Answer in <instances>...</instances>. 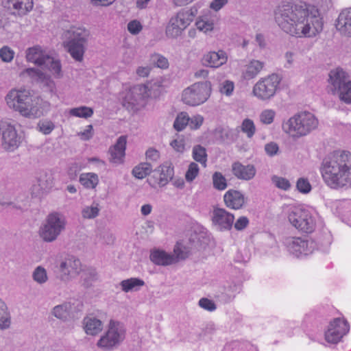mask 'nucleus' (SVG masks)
<instances>
[{
  "label": "nucleus",
  "instance_id": "nucleus-1",
  "mask_svg": "<svg viewBox=\"0 0 351 351\" xmlns=\"http://www.w3.org/2000/svg\"><path fill=\"white\" fill-rule=\"evenodd\" d=\"M275 21L286 33L296 37H315L322 30L323 23L318 10L309 11L306 4L287 3L280 5Z\"/></svg>",
  "mask_w": 351,
  "mask_h": 351
},
{
  "label": "nucleus",
  "instance_id": "nucleus-2",
  "mask_svg": "<svg viewBox=\"0 0 351 351\" xmlns=\"http://www.w3.org/2000/svg\"><path fill=\"white\" fill-rule=\"evenodd\" d=\"M324 180L331 189L351 188V154L335 151L328 155L321 168Z\"/></svg>",
  "mask_w": 351,
  "mask_h": 351
},
{
  "label": "nucleus",
  "instance_id": "nucleus-3",
  "mask_svg": "<svg viewBox=\"0 0 351 351\" xmlns=\"http://www.w3.org/2000/svg\"><path fill=\"white\" fill-rule=\"evenodd\" d=\"M318 121L315 116L307 112L295 114L282 124V129L293 137L308 134L317 127Z\"/></svg>",
  "mask_w": 351,
  "mask_h": 351
},
{
  "label": "nucleus",
  "instance_id": "nucleus-4",
  "mask_svg": "<svg viewBox=\"0 0 351 351\" xmlns=\"http://www.w3.org/2000/svg\"><path fill=\"white\" fill-rule=\"evenodd\" d=\"M10 108L28 118H35L38 116V108L32 104L29 91L25 89L12 90L5 97Z\"/></svg>",
  "mask_w": 351,
  "mask_h": 351
},
{
  "label": "nucleus",
  "instance_id": "nucleus-5",
  "mask_svg": "<svg viewBox=\"0 0 351 351\" xmlns=\"http://www.w3.org/2000/svg\"><path fill=\"white\" fill-rule=\"evenodd\" d=\"M329 82L333 93H339V98L346 104H351V80L342 69L337 68L329 73Z\"/></svg>",
  "mask_w": 351,
  "mask_h": 351
},
{
  "label": "nucleus",
  "instance_id": "nucleus-6",
  "mask_svg": "<svg viewBox=\"0 0 351 351\" xmlns=\"http://www.w3.org/2000/svg\"><path fill=\"white\" fill-rule=\"evenodd\" d=\"M211 93V84L208 81L197 82L185 88L182 99L189 106H196L204 103Z\"/></svg>",
  "mask_w": 351,
  "mask_h": 351
},
{
  "label": "nucleus",
  "instance_id": "nucleus-7",
  "mask_svg": "<svg viewBox=\"0 0 351 351\" xmlns=\"http://www.w3.org/2000/svg\"><path fill=\"white\" fill-rule=\"evenodd\" d=\"M64 217L59 213L49 214L40 228L39 234L45 242H53L65 228Z\"/></svg>",
  "mask_w": 351,
  "mask_h": 351
},
{
  "label": "nucleus",
  "instance_id": "nucleus-8",
  "mask_svg": "<svg viewBox=\"0 0 351 351\" xmlns=\"http://www.w3.org/2000/svg\"><path fill=\"white\" fill-rule=\"evenodd\" d=\"M281 80L280 75L276 73L261 78L254 86L253 94L261 100L271 99L279 88Z\"/></svg>",
  "mask_w": 351,
  "mask_h": 351
},
{
  "label": "nucleus",
  "instance_id": "nucleus-9",
  "mask_svg": "<svg viewBox=\"0 0 351 351\" xmlns=\"http://www.w3.org/2000/svg\"><path fill=\"white\" fill-rule=\"evenodd\" d=\"M125 328L119 322L110 320L109 328L105 335L98 341L97 345L106 350H110L119 345L125 339Z\"/></svg>",
  "mask_w": 351,
  "mask_h": 351
},
{
  "label": "nucleus",
  "instance_id": "nucleus-10",
  "mask_svg": "<svg viewBox=\"0 0 351 351\" xmlns=\"http://www.w3.org/2000/svg\"><path fill=\"white\" fill-rule=\"evenodd\" d=\"M125 328L119 322L110 320L109 328L105 335L98 341L97 345L106 350H110L119 345L125 339Z\"/></svg>",
  "mask_w": 351,
  "mask_h": 351
},
{
  "label": "nucleus",
  "instance_id": "nucleus-11",
  "mask_svg": "<svg viewBox=\"0 0 351 351\" xmlns=\"http://www.w3.org/2000/svg\"><path fill=\"white\" fill-rule=\"evenodd\" d=\"M149 95V89L147 85L142 84L135 85L125 92L122 105L128 111H137Z\"/></svg>",
  "mask_w": 351,
  "mask_h": 351
},
{
  "label": "nucleus",
  "instance_id": "nucleus-12",
  "mask_svg": "<svg viewBox=\"0 0 351 351\" xmlns=\"http://www.w3.org/2000/svg\"><path fill=\"white\" fill-rule=\"evenodd\" d=\"M284 244L289 253L297 258L313 253L317 247L315 242L307 237H288L284 239Z\"/></svg>",
  "mask_w": 351,
  "mask_h": 351
},
{
  "label": "nucleus",
  "instance_id": "nucleus-13",
  "mask_svg": "<svg viewBox=\"0 0 351 351\" xmlns=\"http://www.w3.org/2000/svg\"><path fill=\"white\" fill-rule=\"evenodd\" d=\"M288 219L294 227L302 232L311 233L315 229V220L308 210L296 209L289 214Z\"/></svg>",
  "mask_w": 351,
  "mask_h": 351
},
{
  "label": "nucleus",
  "instance_id": "nucleus-14",
  "mask_svg": "<svg viewBox=\"0 0 351 351\" xmlns=\"http://www.w3.org/2000/svg\"><path fill=\"white\" fill-rule=\"evenodd\" d=\"M0 132L2 135L1 145L7 152H14L21 144V137L13 125L8 121H0Z\"/></svg>",
  "mask_w": 351,
  "mask_h": 351
},
{
  "label": "nucleus",
  "instance_id": "nucleus-15",
  "mask_svg": "<svg viewBox=\"0 0 351 351\" xmlns=\"http://www.w3.org/2000/svg\"><path fill=\"white\" fill-rule=\"evenodd\" d=\"M80 261L74 257H67L56 260L53 268V274L57 279L66 282L70 279V274L73 269H77Z\"/></svg>",
  "mask_w": 351,
  "mask_h": 351
},
{
  "label": "nucleus",
  "instance_id": "nucleus-16",
  "mask_svg": "<svg viewBox=\"0 0 351 351\" xmlns=\"http://www.w3.org/2000/svg\"><path fill=\"white\" fill-rule=\"evenodd\" d=\"M350 326L346 319L335 318L330 322L327 331L325 332V339L330 343H337L341 338L348 332Z\"/></svg>",
  "mask_w": 351,
  "mask_h": 351
},
{
  "label": "nucleus",
  "instance_id": "nucleus-17",
  "mask_svg": "<svg viewBox=\"0 0 351 351\" xmlns=\"http://www.w3.org/2000/svg\"><path fill=\"white\" fill-rule=\"evenodd\" d=\"M234 220V215L228 212L224 208H214L213 211L212 222L217 230L226 231L231 230Z\"/></svg>",
  "mask_w": 351,
  "mask_h": 351
},
{
  "label": "nucleus",
  "instance_id": "nucleus-18",
  "mask_svg": "<svg viewBox=\"0 0 351 351\" xmlns=\"http://www.w3.org/2000/svg\"><path fill=\"white\" fill-rule=\"evenodd\" d=\"M2 3L14 15H25L33 8L32 0H4Z\"/></svg>",
  "mask_w": 351,
  "mask_h": 351
},
{
  "label": "nucleus",
  "instance_id": "nucleus-19",
  "mask_svg": "<svg viewBox=\"0 0 351 351\" xmlns=\"http://www.w3.org/2000/svg\"><path fill=\"white\" fill-rule=\"evenodd\" d=\"M187 19L179 16L178 12L176 16L171 18L166 27V36L168 38H176L189 25Z\"/></svg>",
  "mask_w": 351,
  "mask_h": 351
},
{
  "label": "nucleus",
  "instance_id": "nucleus-20",
  "mask_svg": "<svg viewBox=\"0 0 351 351\" xmlns=\"http://www.w3.org/2000/svg\"><path fill=\"white\" fill-rule=\"evenodd\" d=\"M127 136H121L117 140L115 144L109 148V161L114 164H121L123 162L125 155Z\"/></svg>",
  "mask_w": 351,
  "mask_h": 351
},
{
  "label": "nucleus",
  "instance_id": "nucleus-21",
  "mask_svg": "<svg viewBox=\"0 0 351 351\" xmlns=\"http://www.w3.org/2000/svg\"><path fill=\"white\" fill-rule=\"evenodd\" d=\"M223 200L227 207L234 210L242 208L245 204L244 195L234 189H230L225 193Z\"/></svg>",
  "mask_w": 351,
  "mask_h": 351
},
{
  "label": "nucleus",
  "instance_id": "nucleus-22",
  "mask_svg": "<svg viewBox=\"0 0 351 351\" xmlns=\"http://www.w3.org/2000/svg\"><path fill=\"white\" fill-rule=\"evenodd\" d=\"M63 37L66 41L88 43L90 32L84 27H71L64 32Z\"/></svg>",
  "mask_w": 351,
  "mask_h": 351
},
{
  "label": "nucleus",
  "instance_id": "nucleus-23",
  "mask_svg": "<svg viewBox=\"0 0 351 351\" xmlns=\"http://www.w3.org/2000/svg\"><path fill=\"white\" fill-rule=\"evenodd\" d=\"M232 171L238 179L250 180L256 175V168L253 165H243L239 162H235L232 165Z\"/></svg>",
  "mask_w": 351,
  "mask_h": 351
},
{
  "label": "nucleus",
  "instance_id": "nucleus-24",
  "mask_svg": "<svg viewBox=\"0 0 351 351\" xmlns=\"http://www.w3.org/2000/svg\"><path fill=\"white\" fill-rule=\"evenodd\" d=\"M335 25L342 34L351 37V8L343 9L340 12Z\"/></svg>",
  "mask_w": 351,
  "mask_h": 351
},
{
  "label": "nucleus",
  "instance_id": "nucleus-25",
  "mask_svg": "<svg viewBox=\"0 0 351 351\" xmlns=\"http://www.w3.org/2000/svg\"><path fill=\"white\" fill-rule=\"evenodd\" d=\"M88 43H78L72 41H64V46L67 49L71 56L77 62H82L84 59Z\"/></svg>",
  "mask_w": 351,
  "mask_h": 351
},
{
  "label": "nucleus",
  "instance_id": "nucleus-26",
  "mask_svg": "<svg viewBox=\"0 0 351 351\" xmlns=\"http://www.w3.org/2000/svg\"><path fill=\"white\" fill-rule=\"evenodd\" d=\"M227 61V57L223 51H219L218 52L211 51L204 55L202 62L206 66H210L217 68Z\"/></svg>",
  "mask_w": 351,
  "mask_h": 351
},
{
  "label": "nucleus",
  "instance_id": "nucleus-27",
  "mask_svg": "<svg viewBox=\"0 0 351 351\" xmlns=\"http://www.w3.org/2000/svg\"><path fill=\"white\" fill-rule=\"evenodd\" d=\"M174 174L173 167L170 164H164L154 170V177L158 179V184L161 186L166 185L171 180Z\"/></svg>",
  "mask_w": 351,
  "mask_h": 351
},
{
  "label": "nucleus",
  "instance_id": "nucleus-28",
  "mask_svg": "<svg viewBox=\"0 0 351 351\" xmlns=\"http://www.w3.org/2000/svg\"><path fill=\"white\" fill-rule=\"evenodd\" d=\"M38 184H34L32 189V194L34 196L40 195L41 191L49 190L53 185V178L50 173L44 172L37 180Z\"/></svg>",
  "mask_w": 351,
  "mask_h": 351
},
{
  "label": "nucleus",
  "instance_id": "nucleus-29",
  "mask_svg": "<svg viewBox=\"0 0 351 351\" xmlns=\"http://www.w3.org/2000/svg\"><path fill=\"white\" fill-rule=\"evenodd\" d=\"M150 260L158 265H169L176 262L173 255L169 254L162 250H155L150 254Z\"/></svg>",
  "mask_w": 351,
  "mask_h": 351
},
{
  "label": "nucleus",
  "instance_id": "nucleus-30",
  "mask_svg": "<svg viewBox=\"0 0 351 351\" xmlns=\"http://www.w3.org/2000/svg\"><path fill=\"white\" fill-rule=\"evenodd\" d=\"M48 55L44 54L41 47L36 45L29 47L26 51V59L28 62H34L38 66H43L45 60V57Z\"/></svg>",
  "mask_w": 351,
  "mask_h": 351
},
{
  "label": "nucleus",
  "instance_id": "nucleus-31",
  "mask_svg": "<svg viewBox=\"0 0 351 351\" xmlns=\"http://www.w3.org/2000/svg\"><path fill=\"white\" fill-rule=\"evenodd\" d=\"M238 131L230 128L221 127L217 128L215 130V135L217 140L223 143H231L237 139Z\"/></svg>",
  "mask_w": 351,
  "mask_h": 351
},
{
  "label": "nucleus",
  "instance_id": "nucleus-32",
  "mask_svg": "<svg viewBox=\"0 0 351 351\" xmlns=\"http://www.w3.org/2000/svg\"><path fill=\"white\" fill-rule=\"evenodd\" d=\"M83 324L87 335H96L102 330V322L94 317H85Z\"/></svg>",
  "mask_w": 351,
  "mask_h": 351
},
{
  "label": "nucleus",
  "instance_id": "nucleus-33",
  "mask_svg": "<svg viewBox=\"0 0 351 351\" xmlns=\"http://www.w3.org/2000/svg\"><path fill=\"white\" fill-rule=\"evenodd\" d=\"M72 304L70 302H64L62 304L56 306L52 310V315L56 318L66 321L69 318L73 317Z\"/></svg>",
  "mask_w": 351,
  "mask_h": 351
},
{
  "label": "nucleus",
  "instance_id": "nucleus-34",
  "mask_svg": "<svg viewBox=\"0 0 351 351\" xmlns=\"http://www.w3.org/2000/svg\"><path fill=\"white\" fill-rule=\"evenodd\" d=\"M144 285L145 282L138 278L123 280L119 283L121 290L125 293L137 291Z\"/></svg>",
  "mask_w": 351,
  "mask_h": 351
},
{
  "label": "nucleus",
  "instance_id": "nucleus-35",
  "mask_svg": "<svg viewBox=\"0 0 351 351\" xmlns=\"http://www.w3.org/2000/svg\"><path fill=\"white\" fill-rule=\"evenodd\" d=\"M80 184L86 189H95L99 183L98 176L95 173H84L80 176Z\"/></svg>",
  "mask_w": 351,
  "mask_h": 351
},
{
  "label": "nucleus",
  "instance_id": "nucleus-36",
  "mask_svg": "<svg viewBox=\"0 0 351 351\" xmlns=\"http://www.w3.org/2000/svg\"><path fill=\"white\" fill-rule=\"evenodd\" d=\"M263 62L258 60H253L247 65L245 71L243 73L244 78L251 80L256 77L257 74L262 70Z\"/></svg>",
  "mask_w": 351,
  "mask_h": 351
},
{
  "label": "nucleus",
  "instance_id": "nucleus-37",
  "mask_svg": "<svg viewBox=\"0 0 351 351\" xmlns=\"http://www.w3.org/2000/svg\"><path fill=\"white\" fill-rule=\"evenodd\" d=\"M11 316L6 304L0 298V328L5 330L10 328Z\"/></svg>",
  "mask_w": 351,
  "mask_h": 351
},
{
  "label": "nucleus",
  "instance_id": "nucleus-38",
  "mask_svg": "<svg viewBox=\"0 0 351 351\" xmlns=\"http://www.w3.org/2000/svg\"><path fill=\"white\" fill-rule=\"evenodd\" d=\"M152 171V165L149 162H141L132 169V175L138 178L143 179L149 175Z\"/></svg>",
  "mask_w": 351,
  "mask_h": 351
},
{
  "label": "nucleus",
  "instance_id": "nucleus-39",
  "mask_svg": "<svg viewBox=\"0 0 351 351\" xmlns=\"http://www.w3.org/2000/svg\"><path fill=\"white\" fill-rule=\"evenodd\" d=\"M43 66L49 69L54 75L57 76L62 75L60 62L58 60H55L50 56L48 55V56L45 57V60Z\"/></svg>",
  "mask_w": 351,
  "mask_h": 351
},
{
  "label": "nucleus",
  "instance_id": "nucleus-40",
  "mask_svg": "<svg viewBox=\"0 0 351 351\" xmlns=\"http://www.w3.org/2000/svg\"><path fill=\"white\" fill-rule=\"evenodd\" d=\"M193 158L195 161L206 167L207 161V154L206 149L203 146L197 145L193 147Z\"/></svg>",
  "mask_w": 351,
  "mask_h": 351
},
{
  "label": "nucleus",
  "instance_id": "nucleus-41",
  "mask_svg": "<svg viewBox=\"0 0 351 351\" xmlns=\"http://www.w3.org/2000/svg\"><path fill=\"white\" fill-rule=\"evenodd\" d=\"M83 285L88 288L92 286L93 282L98 279V274L95 269L88 268L82 275Z\"/></svg>",
  "mask_w": 351,
  "mask_h": 351
},
{
  "label": "nucleus",
  "instance_id": "nucleus-42",
  "mask_svg": "<svg viewBox=\"0 0 351 351\" xmlns=\"http://www.w3.org/2000/svg\"><path fill=\"white\" fill-rule=\"evenodd\" d=\"M32 278L38 284L45 283L48 280L46 269L42 266L36 267L32 273Z\"/></svg>",
  "mask_w": 351,
  "mask_h": 351
},
{
  "label": "nucleus",
  "instance_id": "nucleus-43",
  "mask_svg": "<svg viewBox=\"0 0 351 351\" xmlns=\"http://www.w3.org/2000/svg\"><path fill=\"white\" fill-rule=\"evenodd\" d=\"M190 241L197 248H204L208 244V239L202 233H194L190 238Z\"/></svg>",
  "mask_w": 351,
  "mask_h": 351
},
{
  "label": "nucleus",
  "instance_id": "nucleus-44",
  "mask_svg": "<svg viewBox=\"0 0 351 351\" xmlns=\"http://www.w3.org/2000/svg\"><path fill=\"white\" fill-rule=\"evenodd\" d=\"M213 183L215 189L222 191L227 187L226 179L221 173L216 171L213 175Z\"/></svg>",
  "mask_w": 351,
  "mask_h": 351
},
{
  "label": "nucleus",
  "instance_id": "nucleus-45",
  "mask_svg": "<svg viewBox=\"0 0 351 351\" xmlns=\"http://www.w3.org/2000/svg\"><path fill=\"white\" fill-rule=\"evenodd\" d=\"M99 204L86 206L82 210V217L84 219H94L99 215Z\"/></svg>",
  "mask_w": 351,
  "mask_h": 351
},
{
  "label": "nucleus",
  "instance_id": "nucleus-46",
  "mask_svg": "<svg viewBox=\"0 0 351 351\" xmlns=\"http://www.w3.org/2000/svg\"><path fill=\"white\" fill-rule=\"evenodd\" d=\"M70 113L73 116L88 118L93 115V110L91 108L82 106L80 108H72L70 110Z\"/></svg>",
  "mask_w": 351,
  "mask_h": 351
},
{
  "label": "nucleus",
  "instance_id": "nucleus-47",
  "mask_svg": "<svg viewBox=\"0 0 351 351\" xmlns=\"http://www.w3.org/2000/svg\"><path fill=\"white\" fill-rule=\"evenodd\" d=\"M189 117L185 112H181L176 117L173 127L177 131L182 130L189 123Z\"/></svg>",
  "mask_w": 351,
  "mask_h": 351
},
{
  "label": "nucleus",
  "instance_id": "nucleus-48",
  "mask_svg": "<svg viewBox=\"0 0 351 351\" xmlns=\"http://www.w3.org/2000/svg\"><path fill=\"white\" fill-rule=\"evenodd\" d=\"M241 131L247 134L248 138H252L256 131V128L253 121L250 119H245L241 126Z\"/></svg>",
  "mask_w": 351,
  "mask_h": 351
},
{
  "label": "nucleus",
  "instance_id": "nucleus-49",
  "mask_svg": "<svg viewBox=\"0 0 351 351\" xmlns=\"http://www.w3.org/2000/svg\"><path fill=\"white\" fill-rule=\"evenodd\" d=\"M199 171V169L197 164L194 162H191L185 174L186 180L189 182L193 181L197 176Z\"/></svg>",
  "mask_w": 351,
  "mask_h": 351
},
{
  "label": "nucleus",
  "instance_id": "nucleus-50",
  "mask_svg": "<svg viewBox=\"0 0 351 351\" xmlns=\"http://www.w3.org/2000/svg\"><path fill=\"white\" fill-rule=\"evenodd\" d=\"M53 123L49 120L40 121L37 125V128L44 134H50L54 129Z\"/></svg>",
  "mask_w": 351,
  "mask_h": 351
},
{
  "label": "nucleus",
  "instance_id": "nucleus-51",
  "mask_svg": "<svg viewBox=\"0 0 351 351\" xmlns=\"http://www.w3.org/2000/svg\"><path fill=\"white\" fill-rule=\"evenodd\" d=\"M271 180L275 186L280 189L287 191L291 187L289 181L285 178L274 176Z\"/></svg>",
  "mask_w": 351,
  "mask_h": 351
},
{
  "label": "nucleus",
  "instance_id": "nucleus-52",
  "mask_svg": "<svg viewBox=\"0 0 351 351\" xmlns=\"http://www.w3.org/2000/svg\"><path fill=\"white\" fill-rule=\"evenodd\" d=\"M179 16H182L185 19H187L188 24L190 25L191 23L193 21L194 17L197 14V9L194 6L192 7L189 10L182 9L178 12Z\"/></svg>",
  "mask_w": 351,
  "mask_h": 351
},
{
  "label": "nucleus",
  "instance_id": "nucleus-53",
  "mask_svg": "<svg viewBox=\"0 0 351 351\" xmlns=\"http://www.w3.org/2000/svg\"><path fill=\"white\" fill-rule=\"evenodd\" d=\"M82 169V166L77 162L71 163L67 169V175L70 180H74L77 178L79 172Z\"/></svg>",
  "mask_w": 351,
  "mask_h": 351
},
{
  "label": "nucleus",
  "instance_id": "nucleus-54",
  "mask_svg": "<svg viewBox=\"0 0 351 351\" xmlns=\"http://www.w3.org/2000/svg\"><path fill=\"white\" fill-rule=\"evenodd\" d=\"M296 187L298 190L302 193H308L311 190V185L308 179L304 178H300L298 180Z\"/></svg>",
  "mask_w": 351,
  "mask_h": 351
},
{
  "label": "nucleus",
  "instance_id": "nucleus-55",
  "mask_svg": "<svg viewBox=\"0 0 351 351\" xmlns=\"http://www.w3.org/2000/svg\"><path fill=\"white\" fill-rule=\"evenodd\" d=\"M14 51L8 46H3L0 49V58L3 62H10L14 58Z\"/></svg>",
  "mask_w": 351,
  "mask_h": 351
},
{
  "label": "nucleus",
  "instance_id": "nucleus-56",
  "mask_svg": "<svg viewBox=\"0 0 351 351\" xmlns=\"http://www.w3.org/2000/svg\"><path fill=\"white\" fill-rule=\"evenodd\" d=\"M276 112L273 110H265L260 114V121L264 124H271L274 121Z\"/></svg>",
  "mask_w": 351,
  "mask_h": 351
},
{
  "label": "nucleus",
  "instance_id": "nucleus-57",
  "mask_svg": "<svg viewBox=\"0 0 351 351\" xmlns=\"http://www.w3.org/2000/svg\"><path fill=\"white\" fill-rule=\"evenodd\" d=\"M152 60L153 63L158 68L167 69L169 66L168 60L159 54L152 56Z\"/></svg>",
  "mask_w": 351,
  "mask_h": 351
},
{
  "label": "nucleus",
  "instance_id": "nucleus-58",
  "mask_svg": "<svg viewBox=\"0 0 351 351\" xmlns=\"http://www.w3.org/2000/svg\"><path fill=\"white\" fill-rule=\"evenodd\" d=\"M174 252L176 254V260H184L189 257L190 251L185 246H176L174 248Z\"/></svg>",
  "mask_w": 351,
  "mask_h": 351
},
{
  "label": "nucleus",
  "instance_id": "nucleus-59",
  "mask_svg": "<svg viewBox=\"0 0 351 351\" xmlns=\"http://www.w3.org/2000/svg\"><path fill=\"white\" fill-rule=\"evenodd\" d=\"M196 25L197 29H199L201 31H204L205 32H206L208 31H212L213 29L214 24L213 21H209L208 19H201L196 22Z\"/></svg>",
  "mask_w": 351,
  "mask_h": 351
},
{
  "label": "nucleus",
  "instance_id": "nucleus-60",
  "mask_svg": "<svg viewBox=\"0 0 351 351\" xmlns=\"http://www.w3.org/2000/svg\"><path fill=\"white\" fill-rule=\"evenodd\" d=\"M234 83L229 80H226L219 88V91L222 94H225L227 96H230L232 95L234 90Z\"/></svg>",
  "mask_w": 351,
  "mask_h": 351
},
{
  "label": "nucleus",
  "instance_id": "nucleus-61",
  "mask_svg": "<svg viewBox=\"0 0 351 351\" xmlns=\"http://www.w3.org/2000/svg\"><path fill=\"white\" fill-rule=\"evenodd\" d=\"M199 305L201 308L209 311H213L217 308L216 304L213 300L206 298H203L199 300Z\"/></svg>",
  "mask_w": 351,
  "mask_h": 351
},
{
  "label": "nucleus",
  "instance_id": "nucleus-62",
  "mask_svg": "<svg viewBox=\"0 0 351 351\" xmlns=\"http://www.w3.org/2000/svg\"><path fill=\"white\" fill-rule=\"evenodd\" d=\"M141 29L142 25L141 23L136 20L132 21L128 24V30L132 34H137L141 31Z\"/></svg>",
  "mask_w": 351,
  "mask_h": 351
},
{
  "label": "nucleus",
  "instance_id": "nucleus-63",
  "mask_svg": "<svg viewBox=\"0 0 351 351\" xmlns=\"http://www.w3.org/2000/svg\"><path fill=\"white\" fill-rule=\"evenodd\" d=\"M265 151L269 156H273L278 154L279 147L275 142H270L265 145Z\"/></svg>",
  "mask_w": 351,
  "mask_h": 351
},
{
  "label": "nucleus",
  "instance_id": "nucleus-64",
  "mask_svg": "<svg viewBox=\"0 0 351 351\" xmlns=\"http://www.w3.org/2000/svg\"><path fill=\"white\" fill-rule=\"evenodd\" d=\"M249 224V219L247 217H240L234 223V226L237 230H244Z\"/></svg>",
  "mask_w": 351,
  "mask_h": 351
}]
</instances>
